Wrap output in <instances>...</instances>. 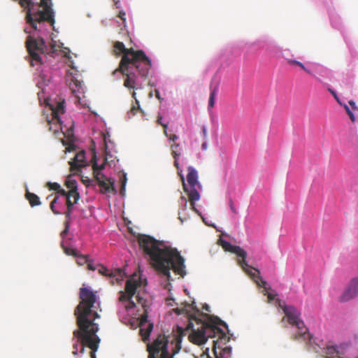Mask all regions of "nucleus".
Instances as JSON below:
<instances>
[{
  "label": "nucleus",
  "instance_id": "f257e3e1",
  "mask_svg": "<svg viewBox=\"0 0 358 358\" xmlns=\"http://www.w3.org/2000/svg\"><path fill=\"white\" fill-rule=\"evenodd\" d=\"M80 302L74 310L76 317L78 329L73 332V355L78 353V347H80V352L84 353L85 348L91 349V358H96V352L99 348L100 338L96 335L99 331V324L95 320L100 317L96 310V306H99L97 301L96 292L90 288L82 287L79 293Z\"/></svg>",
  "mask_w": 358,
  "mask_h": 358
},
{
  "label": "nucleus",
  "instance_id": "f03ea898",
  "mask_svg": "<svg viewBox=\"0 0 358 358\" xmlns=\"http://www.w3.org/2000/svg\"><path fill=\"white\" fill-rule=\"evenodd\" d=\"M113 48L115 54L122 55V58L113 75L120 72L124 77V86L128 89H141L151 69L150 59L143 50L127 48L122 42L115 41Z\"/></svg>",
  "mask_w": 358,
  "mask_h": 358
},
{
  "label": "nucleus",
  "instance_id": "7ed1b4c3",
  "mask_svg": "<svg viewBox=\"0 0 358 358\" xmlns=\"http://www.w3.org/2000/svg\"><path fill=\"white\" fill-rule=\"evenodd\" d=\"M138 241L150 264L159 273L168 280L171 279V269L182 278L186 275L185 259L177 249L146 235L140 236Z\"/></svg>",
  "mask_w": 358,
  "mask_h": 358
},
{
  "label": "nucleus",
  "instance_id": "20e7f679",
  "mask_svg": "<svg viewBox=\"0 0 358 358\" xmlns=\"http://www.w3.org/2000/svg\"><path fill=\"white\" fill-rule=\"evenodd\" d=\"M19 3L26 10V22L32 29L44 32V23H48L54 29L55 23V12L52 0H19Z\"/></svg>",
  "mask_w": 358,
  "mask_h": 358
},
{
  "label": "nucleus",
  "instance_id": "39448f33",
  "mask_svg": "<svg viewBox=\"0 0 358 358\" xmlns=\"http://www.w3.org/2000/svg\"><path fill=\"white\" fill-rule=\"evenodd\" d=\"M196 310L195 315L189 316V322L187 328L188 329L192 328L194 327L193 322H195L197 324L201 325L206 341L208 338H217L216 341H213L215 349L220 348L221 344H226L229 338L227 336L224 331L218 327L217 325H222L227 328V324L217 317L201 313L199 309Z\"/></svg>",
  "mask_w": 358,
  "mask_h": 358
},
{
  "label": "nucleus",
  "instance_id": "423d86ee",
  "mask_svg": "<svg viewBox=\"0 0 358 358\" xmlns=\"http://www.w3.org/2000/svg\"><path fill=\"white\" fill-rule=\"evenodd\" d=\"M138 285V282L133 279H128L126 282L124 291L119 292V301L124 305V308L127 310L134 308L136 304L142 306L144 313L139 317V327H141L147 324L148 315L145 309V300L140 296L139 294L136 295Z\"/></svg>",
  "mask_w": 358,
  "mask_h": 358
},
{
  "label": "nucleus",
  "instance_id": "0eeeda50",
  "mask_svg": "<svg viewBox=\"0 0 358 358\" xmlns=\"http://www.w3.org/2000/svg\"><path fill=\"white\" fill-rule=\"evenodd\" d=\"M278 301L279 306L285 315L281 322H283L287 320L289 324L297 329V331L292 335L291 339L304 342L307 345H310L312 336L306 327L303 321L300 319L301 313L299 310L293 306L281 304L279 299H278Z\"/></svg>",
  "mask_w": 358,
  "mask_h": 358
},
{
  "label": "nucleus",
  "instance_id": "6e6552de",
  "mask_svg": "<svg viewBox=\"0 0 358 358\" xmlns=\"http://www.w3.org/2000/svg\"><path fill=\"white\" fill-rule=\"evenodd\" d=\"M187 184L185 181V178L182 174V170L179 169L178 170V173L180 176L183 190L188 196V201H189L191 208L194 212L198 213V210L195 206V202L200 199L199 190L201 189V185L198 181V173L196 170L192 166H189L187 168Z\"/></svg>",
  "mask_w": 358,
  "mask_h": 358
},
{
  "label": "nucleus",
  "instance_id": "1a4fd4ad",
  "mask_svg": "<svg viewBox=\"0 0 358 358\" xmlns=\"http://www.w3.org/2000/svg\"><path fill=\"white\" fill-rule=\"evenodd\" d=\"M65 101L59 100L53 103H47L51 110V120H47L49 130L52 131L55 134L59 132V129L62 131V124L60 119V115L65 112Z\"/></svg>",
  "mask_w": 358,
  "mask_h": 358
},
{
  "label": "nucleus",
  "instance_id": "9d476101",
  "mask_svg": "<svg viewBox=\"0 0 358 358\" xmlns=\"http://www.w3.org/2000/svg\"><path fill=\"white\" fill-rule=\"evenodd\" d=\"M26 46L32 61L41 64L40 54H44L48 51L44 39L41 37L33 38L29 36L26 41Z\"/></svg>",
  "mask_w": 358,
  "mask_h": 358
},
{
  "label": "nucleus",
  "instance_id": "9b49d317",
  "mask_svg": "<svg viewBox=\"0 0 358 358\" xmlns=\"http://www.w3.org/2000/svg\"><path fill=\"white\" fill-rule=\"evenodd\" d=\"M218 243L222 246L224 251L230 252L237 255L238 257V263L246 273H248L250 270H252L253 267L250 266L246 262L247 252L239 246L233 245L228 241L222 238L218 240Z\"/></svg>",
  "mask_w": 358,
  "mask_h": 358
},
{
  "label": "nucleus",
  "instance_id": "f8f14e48",
  "mask_svg": "<svg viewBox=\"0 0 358 358\" xmlns=\"http://www.w3.org/2000/svg\"><path fill=\"white\" fill-rule=\"evenodd\" d=\"M247 274L250 276V278L253 280V281L257 284L258 287L264 288L263 293L264 295H267L268 302L270 303L274 300L275 295L268 292V290L270 289L271 287H266L267 283L260 276V272L258 269L253 268L252 270H250Z\"/></svg>",
  "mask_w": 358,
  "mask_h": 358
},
{
  "label": "nucleus",
  "instance_id": "ddd939ff",
  "mask_svg": "<svg viewBox=\"0 0 358 358\" xmlns=\"http://www.w3.org/2000/svg\"><path fill=\"white\" fill-rule=\"evenodd\" d=\"M99 272L103 275L112 278L111 284L113 285H114L115 281L117 284H120L125 276L124 272L121 268L110 270L105 266H101L99 268Z\"/></svg>",
  "mask_w": 358,
  "mask_h": 358
},
{
  "label": "nucleus",
  "instance_id": "4468645a",
  "mask_svg": "<svg viewBox=\"0 0 358 358\" xmlns=\"http://www.w3.org/2000/svg\"><path fill=\"white\" fill-rule=\"evenodd\" d=\"M358 295V278L351 280L348 287L340 296L339 301L346 302L354 299Z\"/></svg>",
  "mask_w": 358,
  "mask_h": 358
},
{
  "label": "nucleus",
  "instance_id": "2eb2a0df",
  "mask_svg": "<svg viewBox=\"0 0 358 358\" xmlns=\"http://www.w3.org/2000/svg\"><path fill=\"white\" fill-rule=\"evenodd\" d=\"M78 76L68 74L66 78V84L69 85L71 92L73 94H83L84 93V84L82 80L78 78Z\"/></svg>",
  "mask_w": 358,
  "mask_h": 358
},
{
  "label": "nucleus",
  "instance_id": "dca6fc26",
  "mask_svg": "<svg viewBox=\"0 0 358 358\" xmlns=\"http://www.w3.org/2000/svg\"><path fill=\"white\" fill-rule=\"evenodd\" d=\"M191 329L192 331L189 335V339L192 343L200 345L207 341L201 325L196 329H193V327Z\"/></svg>",
  "mask_w": 358,
  "mask_h": 358
},
{
  "label": "nucleus",
  "instance_id": "f3484780",
  "mask_svg": "<svg viewBox=\"0 0 358 358\" xmlns=\"http://www.w3.org/2000/svg\"><path fill=\"white\" fill-rule=\"evenodd\" d=\"M85 152L84 150L78 152L73 160L69 162L71 169L73 171H78L80 168L85 166Z\"/></svg>",
  "mask_w": 358,
  "mask_h": 358
},
{
  "label": "nucleus",
  "instance_id": "a211bd4d",
  "mask_svg": "<svg viewBox=\"0 0 358 358\" xmlns=\"http://www.w3.org/2000/svg\"><path fill=\"white\" fill-rule=\"evenodd\" d=\"M69 191L66 192L64 189H62L61 187L57 191V192L55 193V198L51 201L50 205V209L52 210V211L53 212L54 214H55V215L60 214V212L55 209V205L57 204V201H59L60 199L63 200V197L67 198V196H69Z\"/></svg>",
  "mask_w": 358,
  "mask_h": 358
},
{
  "label": "nucleus",
  "instance_id": "6ab92c4d",
  "mask_svg": "<svg viewBox=\"0 0 358 358\" xmlns=\"http://www.w3.org/2000/svg\"><path fill=\"white\" fill-rule=\"evenodd\" d=\"M98 185L101 187L102 193H115L116 190L114 187V181L111 178H106L103 180L99 181Z\"/></svg>",
  "mask_w": 358,
  "mask_h": 358
},
{
  "label": "nucleus",
  "instance_id": "aec40b11",
  "mask_svg": "<svg viewBox=\"0 0 358 358\" xmlns=\"http://www.w3.org/2000/svg\"><path fill=\"white\" fill-rule=\"evenodd\" d=\"M66 187L69 189L70 196H73L74 203H77L80 199V194L77 189V182L75 180H68L66 182Z\"/></svg>",
  "mask_w": 358,
  "mask_h": 358
},
{
  "label": "nucleus",
  "instance_id": "412c9836",
  "mask_svg": "<svg viewBox=\"0 0 358 358\" xmlns=\"http://www.w3.org/2000/svg\"><path fill=\"white\" fill-rule=\"evenodd\" d=\"M170 148L171 150V155L174 158V166L177 169H179V162L178 157L180 156V152L178 151L180 148V144L177 143H174L171 145Z\"/></svg>",
  "mask_w": 358,
  "mask_h": 358
},
{
  "label": "nucleus",
  "instance_id": "4be33fe9",
  "mask_svg": "<svg viewBox=\"0 0 358 358\" xmlns=\"http://www.w3.org/2000/svg\"><path fill=\"white\" fill-rule=\"evenodd\" d=\"M322 352L326 355V358L340 357L336 348L333 345H327L324 348Z\"/></svg>",
  "mask_w": 358,
  "mask_h": 358
},
{
  "label": "nucleus",
  "instance_id": "5701e85b",
  "mask_svg": "<svg viewBox=\"0 0 358 358\" xmlns=\"http://www.w3.org/2000/svg\"><path fill=\"white\" fill-rule=\"evenodd\" d=\"M132 98L135 100V104L132 106L129 113V115L131 114L132 115H135L138 111H140L143 115L144 114V111L141 108L139 101L136 98V93L133 91L131 93Z\"/></svg>",
  "mask_w": 358,
  "mask_h": 358
},
{
  "label": "nucleus",
  "instance_id": "b1692460",
  "mask_svg": "<svg viewBox=\"0 0 358 358\" xmlns=\"http://www.w3.org/2000/svg\"><path fill=\"white\" fill-rule=\"evenodd\" d=\"M224 344H221V348L220 349H222V351L220 353V355L218 356L217 355L216 349L213 347V351L215 355V358H230L231 356V347H224L222 348V345Z\"/></svg>",
  "mask_w": 358,
  "mask_h": 358
},
{
  "label": "nucleus",
  "instance_id": "393cba45",
  "mask_svg": "<svg viewBox=\"0 0 358 358\" xmlns=\"http://www.w3.org/2000/svg\"><path fill=\"white\" fill-rule=\"evenodd\" d=\"M26 198L29 201L31 206H32V207L41 205V201H40L39 197L34 193L27 192L26 193Z\"/></svg>",
  "mask_w": 358,
  "mask_h": 358
},
{
  "label": "nucleus",
  "instance_id": "a878e982",
  "mask_svg": "<svg viewBox=\"0 0 358 358\" xmlns=\"http://www.w3.org/2000/svg\"><path fill=\"white\" fill-rule=\"evenodd\" d=\"M287 63L291 65V66H299L300 67L302 70H303L305 72H306L308 74L310 75V76H313L312 71L306 68L303 63H301V62H299V61H296V60H294V59H287Z\"/></svg>",
  "mask_w": 358,
  "mask_h": 358
},
{
  "label": "nucleus",
  "instance_id": "bb28decb",
  "mask_svg": "<svg viewBox=\"0 0 358 358\" xmlns=\"http://www.w3.org/2000/svg\"><path fill=\"white\" fill-rule=\"evenodd\" d=\"M153 328V324L152 323L148 324V326L145 328L144 327H140V332L143 339L149 337L152 330Z\"/></svg>",
  "mask_w": 358,
  "mask_h": 358
},
{
  "label": "nucleus",
  "instance_id": "cd10ccee",
  "mask_svg": "<svg viewBox=\"0 0 358 358\" xmlns=\"http://www.w3.org/2000/svg\"><path fill=\"white\" fill-rule=\"evenodd\" d=\"M218 92V86H215L210 92V96H209V101H208V107L209 108H213L215 106V96L217 95V93Z\"/></svg>",
  "mask_w": 358,
  "mask_h": 358
},
{
  "label": "nucleus",
  "instance_id": "c85d7f7f",
  "mask_svg": "<svg viewBox=\"0 0 358 358\" xmlns=\"http://www.w3.org/2000/svg\"><path fill=\"white\" fill-rule=\"evenodd\" d=\"M62 203H65L67 208L70 209H73V206L76 203H74V199H73V196H70V194L67 198L63 197V201Z\"/></svg>",
  "mask_w": 358,
  "mask_h": 358
},
{
  "label": "nucleus",
  "instance_id": "c756f323",
  "mask_svg": "<svg viewBox=\"0 0 358 358\" xmlns=\"http://www.w3.org/2000/svg\"><path fill=\"white\" fill-rule=\"evenodd\" d=\"M192 309L194 310V313H192V315H195L196 313V310L197 308L196 307H192ZM173 311L176 314H178V315H180L182 313H186L187 314V315H188V318L189 319V316L191 315V314L189 313V310L187 309V308H177L173 309Z\"/></svg>",
  "mask_w": 358,
  "mask_h": 358
},
{
  "label": "nucleus",
  "instance_id": "7c9ffc66",
  "mask_svg": "<svg viewBox=\"0 0 358 358\" xmlns=\"http://www.w3.org/2000/svg\"><path fill=\"white\" fill-rule=\"evenodd\" d=\"M75 257L77 258L76 262L80 266L84 265L85 264H87L88 262L87 256L82 255L79 254V252L78 253V256H76Z\"/></svg>",
  "mask_w": 358,
  "mask_h": 358
},
{
  "label": "nucleus",
  "instance_id": "2f4dec72",
  "mask_svg": "<svg viewBox=\"0 0 358 358\" xmlns=\"http://www.w3.org/2000/svg\"><path fill=\"white\" fill-rule=\"evenodd\" d=\"M162 116L161 115H157V124L162 125L163 127V129H164V134L166 136H169V134H168V132H167V128H168V124H165V123H163L162 122Z\"/></svg>",
  "mask_w": 358,
  "mask_h": 358
},
{
  "label": "nucleus",
  "instance_id": "473e14b6",
  "mask_svg": "<svg viewBox=\"0 0 358 358\" xmlns=\"http://www.w3.org/2000/svg\"><path fill=\"white\" fill-rule=\"evenodd\" d=\"M93 175L97 183L99 182V181L103 180L106 178H107V177L104 174L98 171H95V172H93Z\"/></svg>",
  "mask_w": 358,
  "mask_h": 358
},
{
  "label": "nucleus",
  "instance_id": "72a5a7b5",
  "mask_svg": "<svg viewBox=\"0 0 358 358\" xmlns=\"http://www.w3.org/2000/svg\"><path fill=\"white\" fill-rule=\"evenodd\" d=\"M64 250L66 255L73 257L78 256V253L79 252L77 250L69 248H64Z\"/></svg>",
  "mask_w": 358,
  "mask_h": 358
},
{
  "label": "nucleus",
  "instance_id": "f704fd0d",
  "mask_svg": "<svg viewBox=\"0 0 358 358\" xmlns=\"http://www.w3.org/2000/svg\"><path fill=\"white\" fill-rule=\"evenodd\" d=\"M105 168V163L102 164L101 165H98L96 160L92 164V169L93 172H95V171H101V170L104 169Z\"/></svg>",
  "mask_w": 358,
  "mask_h": 358
},
{
  "label": "nucleus",
  "instance_id": "c9c22d12",
  "mask_svg": "<svg viewBox=\"0 0 358 358\" xmlns=\"http://www.w3.org/2000/svg\"><path fill=\"white\" fill-rule=\"evenodd\" d=\"M47 186L48 187V188L50 189V190H55L56 191V192H57V191L60 188V185L58 184L57 182H48L47 184Z\"/></svg>",
  "mask_w": 358,
  "mask_h": 358
},
{
  "label": "nucleus",
  "instance_id": "e433bc0d",
  "mask_svg": "<svg viewBox=\"0 0 358 358\" xmlns=\"http://www.w3.org/2000/svg\"><path fill=\"white\" fill-rule=\"evenodd\" d=\"M117 17H120L124 24V27L126 26V13L124 10H120Z\"/></svg>",
  "mask_w": 358,
  "mask_h": 358
},
{
  "label": "nucleus",
  "instance_id": "4c0bfd02",
  "mask_svg": "<svg viewBox=\"0 0 358 358\" xmlns=\"http://www.w3.org/2000/svg\"><path fill=\"white\" fill-rule=\"evenodd\" d=\"M126 182H127L126 176L124 175L123 179L122 180V187L120 189V194H122V196L124 194Z\"/></svg>",
  "mask_w": 358,
  "mask_h": 358
},
{
  "label": "nucleus",
  "instance_id": "58836bf2",
  "mask_svg": "<svg viewBox=\"0 0 358 358\" xmlns=\"http://www.w3.org/2000/svg\"><path fill=\"white\" fill-rule=\"evenodd\" d=\"M345 109L346 110V113H348V115H349L350 120L354 122L355 120V115L354 114L352 113V112L350 110V109L349 108V107L346 105H345Z\"/></svg>",
  "mask_w": 358,
  "mask_h": 358
},
{
  "label": "nucleus",
  "instance_id": "ea45409f",
  "mask_svg": "<svg viewBox=\"0 0 358 358\" xmlns=\"http://www.w3.org/2000/svg\"><path fill=\"white\" fill-rule=\"evenodd\" d=\"M180 202H181V203H183L182 210H185L187 207V200L186 199V198L185 196H182L180 199Z\"/></svg>",
  "mask_w": 358,
  "mask_h": 358
},
{
  "label": "nucleus",
  "instance_id": "a19ab883",
  "mask_svg": "<svg viewBox=\"0 0 358 358\" xmlns=\"http://www.w3.org/2000/svg\"><path fill=\"white\" fill-rule=\"evenodd\" d=\"M167 137L169 138V141H171L173 143H175L178 139V136L176 134H169V136Z\"/></svg>",
  "mask_w": 358,
  "mask_h": 358
},
{
  "label": "nucleus",
  "instance_id": "79ce46f5",
  "mask_svg": "<svg viewBox=\"0 0 358 358\" xmlns=\"http://www.w3.org/2000/svg\"><path fill=\"white\" fill-rule=\"evenodd\" d=\"M229 206H230V208L231 210V211L234 213H237V211H236V209L234 206V202L232 201V199H230L229 200Z\"/></svg>",
  "mask_w": 358,
  "mask_h": 358
},
{
  "label": "nucleus",
  "instance_id": "37998d69",
  "mask_svg": "<svg viewBox=\"0 0 358 358\" xmlns=\"http://www.w3.org/2000/svg\"><path fill=\"white\" fill-rule=\"evenodd\" d=\"M73 209L67 208V210L64 213V215L67 219H69L72 213Z\"/></svg>",
  "mask_w": 358,
  "mask_h": 358
},
{
  "label": "nucleus",
  "instance_id": "c03bdc74",
  "mask_svg": "<svg viewBox=\"0 0 358 358\" xmlns=\"http://www.w3.org/2000/svg\"><path fill=\"white\" fill-rule=\"evenodd\" d=\"M87 264V268H88V269L92 270V271H94V270H96V268H95V266L92 264V263L89 262V261H88Z\"/></svg>",
  "mask_w": 358,
  "mask_h": 358
},
{
  "label": "nucleus",
  "instance_id": "a18cd8bd",
  "mask_svg": "<svg viewBox=\"0 0 358 358\" xmlns=\"http://www.w3.org/2000/svg\"><path fill=\"white\" fill-rule=\"evenodd\" d=\"M329 91L334 96V97L337 100V101L339 102V100H338V96H337L336 93L334 90H332L331 89H329Z\"/></svg>",
  "mask_w": 358,
  "mask_h": 358
},
{
  "label": "nucleus",
  "instance_id": "49530a36",
  "mask_svg": "<svg viewBox=\"0 0 358 358\" xmlns=\"http://www.w3.org/2000/svg\"><path fill=\"white\" fill-rule=\"evenodd\" d=\"M155 96L157 99H159V101L162 100V98H161V96H160V93L159 92L158 90H155Z\"/></svg>",
  "mask_w": 358,
  "mask_h": 358
},
{
  "label": "nucleus",
  "instance_id": "de8ad7c7",
  "mask_svg": "<svg viewBox=\"0 0 358 358\" xmlns=\"http://www.w3.org/2000/svg\"><path fill=\"white\" fill-rule=\"evenodd\" d=\"M68 231H69V227L66 224L65 229L61 233V236L62 237H64V236L68 233Z\"/></svg>",
  "mask_w": 358,
  "mask_h": 358
},
{
  "label": "nucleus",
  "instance_id": "09e8293b",
  "mask_svg": "<svg viewBox=\"0 0 358 358\" xmlns=\"http://www.w3.org/2000/svg\"><path fill=\"white\" fill-rule=\"evenodd\" d=\"M349 103L353 108H355V103L353 101H350Z\"/></svg>",
  "mask_w": 358,
  "mask_h": 358
},
{
  "label": "nucleus",
  "instance_id": "8fccbe9b",
  "mask_svg": "<svg viewBox=\"0 0 358 358\" xmlns=\"http://www.w3.org/2000/svg\"><path fill=\"white\" fill-rule=\"evenodd\" d=\"M120 1H115V6H116V8H120Z\"/></svg>",
  "mask_w": 358,
  "mask_h": 358
},
{
  "label": "nucleus",
  "instance_id": "3c124183",
  "mask_svg": "<svg viewBox=\"0 0 358 358\" xmlns=\"http://www.w3.org/2000/svg\"><path fill=\"white\" fill-rule=\"evenodd\" d=\"M203 309H205L207 311H209V307L208 305H205L203 307Z\"/></svg>",
  "mask_w": 358,
  "mask_h": 358
},
{
  "label": "nucleus",
  "instance_id": "603ef678",
  "mask_svg": "<svg viewBox=\"0 0 358 358\" xmlns=\"http://www.w3.org/2000/svg\"><path fill=\"white\" fill-rule=\"evenodd\" d=\"M62 199H60L59 201H57V203H58V204H59V205H60V206H63V204H64V203H62Z\"/></svg>",
  "mask_w": 358,
  "mask_h": 358
},
{
  "label": "nucleus",
  "instance_id": "864d4df0",
  "mask_svg": "<svg viewBox=\"0 0 358 358\" xmlns=\"http://www.w3.org/2000/svg\"><path fill=\"white\" fill-rule=\"evenodd\" d=\"M152 96V92H151L149 93V97L151 98Z\"/></svg>",
  "mask_w": 358,
  "mask_h": 358
},
{
  "label": "nucleus",
  "instance_id": "5fc2aeb1",
  "mask_svg": "<svg viewBox=\"0 0 358 358\" xmlns=\"http://www.w3.org/2000/svg\"><path fill=\"white\" fill-rule=\"evenodd\" d=\"M356 358H358V357H356Z\"/></svg>",
  "mask_w": 358,
  "mask_h": 358
}]
</instances>
